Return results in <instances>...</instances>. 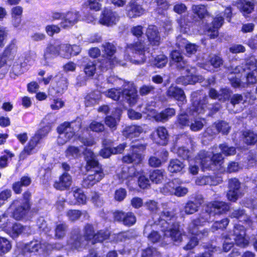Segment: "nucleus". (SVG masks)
<instances>
[{
  "label": "nucleus",
  "instance_id": "obj_1",
  "mask_svg": "<svg viewBox=\"0 0 257 257\" xmlns=\"http://www.w3.org/2000/svg\"><path fill=\"white\" fill-rule=\"evenodd\" d=\"M162 207L163 210L159 216H155L156 220L154 224L149 222L145 226L144 234L154 243L165 244L171 241L180 243L185 235L180 230L174 213L168 210L166 204H162Z\"/></svg>",
  "mask_w": 257,
  "mask_h": 257
},
{
  "label": "nucleus",
  "instance_id": "obj_2",
  "mask_svg": "<svg viewBox=\"0 0 257 257\" xmlns=\"http://www.w3.org/2000/svg\"><path fill=\"white\" fill-rule=\"evenodd\" d=\"M229 206L228 204L222 201H213L208 203L205 207V211H202L198 218L193 220L188 227L189 232L195 235L183 248L185 250L191 249L197 245L198 242V237H201L200 233H199V227L206 222L212 220V217L215 214H220L228 211Z\"/></svg>",
  "mask_w": 257,
  "mask_h": 257
},
{
  "label": "nucleus",
  "instance_id": "obj_3",
  "mask_svg": "<svg viewBox=\"0 0 257 257\" xmlns=\"http://www.w3.org/2000/svg\"><path fill=\"white\" fill-rule=\"evenodd\" d=\"M228 78L234 88H245L256 82L257 60L251 56L245 60V67L237 66L229 69Z\"/></svg>",
  "mask_w": 257,
  "mask_h": 257
},
{
  "label": "nucleus",
  "instance_id": "obj_4",
  "mask_svg": "<svg viewBox=\"0 0 257 257\" xmlns=\"http://www.w3.org/2000/svg\"><path fill=\"white\" fill-rule=\"evenodd\" d=\"M87 164L90 168H96L90 171L88 175L83 179L82 185L83 187L89 188L100 181L104 177V174L101 168L98 167V162L94 153L89 149L84 152Z\"/></svg>",
  "mask_w": 257,
  "mask_h": 257
},
{
  "label": "nucleus",
  "instance_id": "obj_5",
  "mask_svg": "<svg viewBox=\"0 0 257 257\" xmlns=\"http://www.w3.org/2000/svg\"><path fill=\"white\" fill-rule=\"evenodd\" d=\"M104 94L114 100H118L122 97V100L126 101L130 105H135L138 98L134 84L130 82L124 83L123 90L111 88L104 92Z\"/></svg>",
  "mask_w": 257,
  "mask_h": 257
},
{
  "label": "nucleus",
  "instance_id": "obj_6",
  "mask_svg": "<svg viewBox=\"0 0 257 257\" xmlns=\"http://www.w3.org/2000/svg\"><path fill=\"white\" fill-rule=\"evenodd\" d=\"M224 239L223 244V249L225 252H228L233 246L234 242L240 247H245L249 243L248 239L245 237L244 227L240 224H236L234 226L233 233L223 234Z\"/></svg>",
  "mask_w": 257,
  "mask_h": 257
},
{
  "label": "nucleus",
  "instance_id": "obj_7",
  "mask_svg": "<svg viewBox=\"0 0 257 257\" xmlns=\"http://www.w3.org/2000/svg\"><path fill=\"white\" fill-rule=\"evenodd\" d=\"M198 93L194 92L192 93L191 97L192 101V106L188 112L189 114L183 113L180 114L177 119V121L179 124L181 126L190 125L189 119L190 117H195L197 115L204 112L205 108L206 107V101L207 99L206 97H203L202 100H198Z\"/></svg>",
  "mask_w": 257,
  "mask_h": 257
},
{
  "label": "nucleus",
  "instance_id": "obj_8",
  "mask_svg": "<svg viewBox=\"0 0 257 257\" xmlns=\"http://www.w3.org/2000/svg\"><path fill=\"white\" fill-rule=\"evenodd\" d=\"M146 49L142 43L128 45L124 53V60L135 64H141L146 59Z\"/></svg>",
  "mask_w": 257,
  "mask_h": 257
},
{
  "label": "nucleus",
  "instance_id": "obj_9",
  "mask_svg": "<svg viewBox=\"0 0 257 257\" xmlns=\"http://www.w3.org/2000/svg\"><path fill=\"white\" fill-rule=\"evenodd\" d=\"M81 127V122L79 120H75L72 122H64L59 126L57 131L59 136L57 142L59 145H64L70 141L75 134V132Z\"/></svg>",
  "mask_w": 257,
  "mask_h": 257
},
{
  "label": "nucleus",
  "instance_id": "obj_10",
  "mask_svg": "<svg viewBox=\"0 0 257 257\" xmlns=\"http://www.w3.org/2000/svg\"><path fill=\"white\" fill-rule=\"evenodd\" d=\"M102 51L107 55V57L100 62L99 66L102 70L110 68L116 64L124 66L125 63L121 60L119 57H114L112 58L113 55L116 52L115 46L110 43L105 42L102 45Z\"/></svg>",
  "mask_w": 257,
  "mask_h": 257
},
{
  "label": "nucleus",
  "instance_id": "obj_11",
  "mask_svg": "<svg viewBox=\"0 0 257 257\" xmlns=\"http://www.w3.org/2000/svg\"><path fill=\"white\" fill-rule=\"evenodd\" d=\"M199 157L203 171L212 169L214 165H221L223 161L221 154H213V152L205 151L199 152Z\"/></svg>",
  "mask_w": 257,
  "mask_h": 257
},
{
  "label": "nucleus",
  "instance_id": "obj_12",
  "mask_svg": "<svg viewBox=\"0 0 257 257\" xmlns=\"http://www.w3.org/2000/svg\"><path fill=\"white\" fill-rule=\"evenodd\" d=\"M146 146L139 142L133 143L131 147L132 154L124 156L122 161L126 163H140L142 160V153L146 149Z\"/></svg>",
  "mask_w": 257,
  "mask_h": 257
},
{
  "label": "nucleus",
  "instance_id": "obj_13",
  "mask_svg": "<svg viewBox=\"0 0 257 257\" xmlns=\"http://www.w3.org/2000/svg\"><path fill=\"white\" fill-rule=\"evenodd\" d=\"M30 208V205L21 201L15 200L11 204L9 210L12 212L13 217L16 220H20L27 214Z\"/></svg>",
  "mask_w": 257,
  "mask_h": 257
},
{
  "label": "nucleus",
  "instance_id": "obj_14",
  "mask_svg": "<svg viewBox=\"0 0 257 257\" xmlns=\"http://www.w3.org/2000/svg\"><path fill=\"white\" fill-rule=\"evenodd\" d=\"M119 17L118 14L109 9H104L100 15L98 23L107 27H111L116 24Z\"/></svg>",
  "mask_w": 257,
  "mask_h": 257
},
{
  "label": "nucleus",
  "instance_id": "obj_15",
  "mask_svg": "<svg viewBox=\"0 0 257 257\" xmlns=\"http://www.w3.org/2000/svg\"><path fill=\"white\" fill-rule=\"evenodd\" d=\"M33 63L34 60L31 59L29 56L20 57L14 62L12 66V72L17 76L21 75L27 71Z\"/></svg>",
  "mask_w": 257,
  "mask_h": 257
},
{
  "label": "nucleus",
  "instance_id": "obj_16",
  "mask_svg": "<svg viewBox=\"0 0 257 257\" xmlns=\"http://www.w3.org/2000/svg\"><path fill=\"white\" fill-rule=\"evenodd\" d=\"M50 245H46V244H42L38 240H34L26 244L23 251L24 255L26 257L28 256L29 253H35L38 252L39 254L47 253V248Z\"/></svg>",
  "mask_w": 257,
  "mask_h": 257
},
{
  "label": "nucleus",
  "instance_id": "obj_17",
  "mask_svg": "<svg viewBox=\"0 0 257 257\" xmlns=\"http://www.w3.org/2000/svg\"><path fill=\"white\" fill-rule=\"evenodd\" d=\"M145 112L148 113V115L154 118L157 121L164 122L167 121L169 119L175 115L176 111L173 108H167L162 110L161 112L158 113L153 109L149 108Z\"/></svg>",
  "mask_w": 257,
  "mask_h": 257
},
{
  "label": "nucleus",
  "instance_id": "obj_18",
  "mask_svg": "<svg viewBox=\"0 0 257 257\" xmlns=\"http://www.w3.org/2000/svg\"><path fill=\"white\" fill-rule=\"evenodd\" d=\"M127 16L130 18H137L143 15L146 10L135 0L130 1L125 7Z\"/></svg>",
  "mask_w": 257,
  "mask_h": 257
},
{
  "label": "nucleus",
  "instance_id": "obj_19",
  "mask_svg": "<svg viewBox=\"0 0 257 257\" xmlns=\"http://www.w3.org/2000/svg\"><path fill=\"white\" fill-rule=\"evenodd\" d=\"M138 176L135 171L134 168H128L123 167L120 172L117 174V177L120 182H123L126 181L125 184L130 187V189L134 188L131 186L132 183H136L135 177Z\"/></svg>",
  "mask_w": 257,
  "mask_h": 257
},
{
  "label": "nucleus",
  "instance_id": "obj_20",
  "mask_svg": "<svg viewBox=\"0 0 257 257\" xmlns=\"http://www.w3.org/2000/svg\"><path fill=\"white\" fill-rule=\"evenodd\" d=\"M186 71L188 74L186 76H182L178 77L176 81L177 84L187 85L188 84H192L202 81V76H197L195 75V68L191 67L189 66V70L187 71L186 69Z\"/></svg>",
  "mask_w": 257,
  "mask_h": 257
},
{
  "label": "nucleus",
  "instance_id": "obj_21",
  "mask_svg": "<svg viewBox=\"0 0 257 257\" xmlns=\"http://www.w3.org/2000/svg\"><path fill=\"white\" fill-rule=\"evenodd\" d=\"M79 18V13L76 10L64 13L63 18L60 23V26L64 29L70 28L78 22Z\"/></svg>",
  "mask_w": 257,
  "mask_h": 257
},
{
  "label": "nucleus",
  "instance_id": "obj_22",
  "mask_svg": "<svg viewBox=\"0 0 257 257\" xmlns=\"http://www.w3.org/2000/svg\"><path fill=\"white\" fill-rule=\"evenodd\" d=\"M80 230L75 228L71 233L70 238L67 241V248L70 249H79L83 245V237L80 234Z\"/></svg>",
  "mask_w": 257,
  "mask_h": 257
},
{
  "label": "nucleus",
  "instance_id": "obj_23",
  "mask_svg": "<svg viewBox=\"0 0 257 257\" xmlns=\"http://www.w3.org/2000/svg\"><path fill=\"white\" fill-rule=\"evenodd\" d=\"M68 82L67 79L62 76L61 74L56 75L54 77V82L52 88L50 89V93L53 94V90L55 91V94H62L67 89Z\"/></svg>",
  "mask_w": 257,
  "mask_h": 257
},
{
  "label": "nucleus",
  "instance_id": "obj_24",
  "mask_svg": "<svg viewBox=\"0 0 257 257\" xmlns=\"http://www.w3.org/2000/svg\"><path fill=\"white\" fill-rule=\"evenodd\" d=\"M194 200H189L185 204L183 211L186 214H192L196 212L203 202V198L201 195H196Z\"/></svg>",
  "mask_w": 257,
  "mask_h": 257
},
{
  "label": "nucleus",
  "instance_id": "obj_25",
  "mask_svg": "<svg viewBox=\"0 0 257 257\" xmlns=\"http://www.w3.org/2000/svg\"><path fill=\"white\" fill-rule=\"evenodd\" d=\"M240 183L237 179L232 178L229 180L227 197L230 201H235L238 199L240 194Z\"/></svg>",
  "mask_w": 257,
  "mask_h": 257
},
{
  "label": "nucleus",
  "instance_id": "obj_26",
  "mask_svg": "<svg viewBox=\"0 0 257 257\" xmlns=\"http://www.w3.org/2000/svg\"><path fill=\"white\" fill-rule=\"evenodd\" d=\"M230 129L229 124L224 121H220L214 124L211 127H208L206 131V134L213 136L220 133L223 135L227 134Z\"/></svg>",
  "mask_w": 257,
  "mask_h": 257
},
{
  "label": "nucleus",
  "instance_id": "obj_27",
  "mask_svg": "<svg viewBox=\"0 0 257 257\" xmlns=\"http://www.w3.org/2000/svg\"><path fill=\"white\" fill-rule=\"evenodd\" d=\"M115 220L122 222L125 226H132L136 222V217L133 212H123L117 211L114 213Z\"/></svg>",
  "mask_w": 257,
  "mask_h": 257
},
{
  "label": "nucleus",
  "instance_id": "obj_28",
  "mask_svg": "<svg viewBox=\"0 0 257 257\" xmlns=\"http://www.w3.org/2000/svg\"><path fill=\"white\" fill-rule=\"evenodd\" d=\"M40 143V139L37 136H33L29 141L28 145L24 148L20 154V159H24L27 156L31 155L38 151V145Z\"/></svg>",
  "mask_w": 257,
  "mask_h": 257
},
{
  "label": "nucleus",
  "instance_id": "obj_29",
  "mask_svg": "<svg viewBox=\"0 0 257 257\" xmlns=\"http://www.w3.org/2000/svg\"><path fill=\"white\" fill-rule=\"evenodd\" d=\"M72 183V177L68 173H64L59 180L55 182L53 186L57 190H65L69 188Z\"/></svg>",
  "mask_w": 257,
  "mask_h": 257
},
{
  "label": "nucleus",
  "instance_id": "obj_30",
  "mask_svg": "<svg viewBox=\"0 0 257 257\" xmlns=\"http://www.w3.org/2000/svg\"><path fill=\"white\" fill-rule=\"evenodd\" d=\"M223 64L222 59L218 56L212 55L209 56L208 61L199 63V66L207 71H211L213 68H218Z\"/></svg>",
  "mask_w": 257,
  "mask_h": 257
},
{
  "label": "nucleus",
  "instance_id": "obj_31",
  "mask_svg": "<svg viewBox=\"0 0 257 257\" xmlns=\"http://www.w3.org/2000/svg\"><path fill=\"white\" fill-rule=\"evenodd\" d=\"M146 35L150 44L154 46H158L160 44L161 37L158 28L154 25L148 27Z\"/></svg>",
  "mask_w": 257,
  "mask_h": 257
},
{
  "label": "nucleus",
  "instance_id": "obj_32",
  "mask_svg": "<svg viewBox=\"0 0 257 257\" xmlns=\"http://www.w3.org/2000/svg\"><path fill=\"white\" fill-rule=\"evenodd\" d=\"M235 5H236L242 15L245 18L248 17L254 8V4L248 0H238Z\"/></svg>",
  "mask_w": 257,
  "mask_h": 257
},
{
  "label": "nucleus",
  "instance_id": "obj_33",
  "mask_svg": "<svg viewBox=\"0 0 257 257\" xmlns=\"http://www.w3.org/2000/svg\"><path fill=\"white\" fill-rule=\"evenodd\" d=\"M167 94L169 97L182 102L183 103L186 101L184 91L176 86H170L167 90Z\"/></svg>",
  "mask_w": 257,
  "mask_h": 257
},
{
  "label": "nucleus",
  "instance_id": "obj_34",
  "mask_svg": "<svg viewBox=\"0 0 257 257\" xmlns=\"http://www.w3.org/2000/svg\"><path fill=\"white\" fill-rule=\"evenodd\" d=\"M74 199H70L68 204L71 205L85 204L86 202V197L83 191L80 188H74L72 190Z\"/></svg>",
  "mask_w": 257,
  "mask_h": 257
},
{
  "label": "nucleus",
  "instance_id": "obj_35",
  "mask_svg": "<svg viewBox=\"0 0 257 257\" xmlns=\"http://www.w3.org/2000/svg\"><path fill=\"white\" fill-rule=\"evenodd\" d=\"M143 132L142 126L137 125H132L126 126L122 131V135L126 138L133 139L138 137Z\"/></svg>",
  "mask_w": 257,
  "mask_h": 257
},
{
  "label": "nucleus",
  "instance_id": "obj_36",
  "mask_svg": "<svg viewBox=\"0 0 257 257\" xmlns=\"http://www.w3.org/2000/svg\"><path fill=\"white\" fill-rule=\"evenodd\" d=\"M224 19L221 15H217L212 22V27L207 30V34L211 38H215L218 36V29L221 27Z\"/></svg>",
  "mask_w": 257,
  "mask_h": 257
},
{
  "label": "nucleus",
  "instance_id": "obj_37",
  "mask_svg": "<svg viewBox=\"0 0 257 257\" xmlns=\"http://www.w3.org/2000/svg\"><path fill=\"white\" fill-rule=\"evenodd\" d=\"M185 166V164L181 160L177 159H172L169 162L168 170L171 173H183Z\"/></svg>",
  "mask_w": 257,
  "mask_h": 257
},
{
  "label": "nucleus",
  "instance_id": "obj_38",
  "mask_svg": "<svg viewBox=\"0 0 257 257\" xmlns=\"http://www.w3.org/2000/svg\"><path fill=\"white\" fill-rule=\"evenodd\" d=\"M29 228L27 226H24L20 223H15L12 225L11 223L10 227L9 228L7 233L13 238L18 237L20 234L27 233Z\"/></svg>",
  "mask_w": 257,
  "mask_h": 257
},
{
  "label": "nucleus",
  "instance_id": "obj_39",
  "mask_svg": "<svg viewBox=\"0 0 257 257\" xmlns=\"http://www.w3.org/2000/svg\"><path fill=\"white\" fill-rule=\"evenodd\" d=\"M171 57L172 60L176 63V66L178 68L185 69L187 71L189 70V65L186 61L183 60L182 55L179 51L175 50L172 52Z\"/></svg>",
  "mask_w": 257,
  "mask_h": 257
},
{
  "label": "nucleus",
  "instance_id": "obj_40",
  "mask_svg": "<svg viewBox=\"0 0 257 257\" xmlns=\"http://www.w3.org/2000/svg\"><path fill=\"white\" fill-rule=\"evenodd\" d=\"M66 215L68 217V220L72 222L77 220L81 216H83L85 219H87L89 217L86 211H80L76 209L68 210L66 213Z\"/></svg>",
  "mask_w": 257,
  "mask_h": 257
},
{
  "label": "nucleus",
  "instance_id": "obj_41",
  "mask_svg": "<svg viewBox=\"0 0 257 257\" xmlns=\"http://www.w3.org/2000/svg\"><path fill=\"white\" fill-rule=\"evenodd\" d=\"M220 179H214L211 176H202L198 177L196 179L195 183L198 185H216L219 183Z\"/></svg>",
  "mask_w": 257,
  "mask_h": 257
},
{
  "label": "nucleus",
  "instance_id": "obj_42",
  "mask_svg": "<svg viewBox=\"0 0 257 257\" xmlns=\"http://www.w3.org/2000/svg\"><path fill=\"white\" fill-rule=\"evenodd\" d=\"M166 177V173L164 170L156 169L151 173L150 180L156 184L161 183Z\"/></svg>",
  "mask_w": 257,
  "mask_h": 257
},
{
  "label": "nucleus",
  "instance_id": "obj_43",
  "mask_svg": "<svg viewBox=\"0 0 257 257\" xmlns=\"http://www.w3.org/2000/svg\"><path fill=\"white\" fill-rule=\"evenodd\" d=\"M178 183H180V180L175 179L166 184L161 189V191L164 194L174 195Z\"/></svg>",
  "mask_w": 257,
  "mask_h": 257
},
{
  "label": "nucleus",
  "instance_id": "obj_44",
  "mask_svg": "<svg viewBox=\"0 0 257 257\" xmlns=\"http://www.w3.org/2000/svg\"><path fill=\"white\" fill-rule=\"evenodd\" d=\"M156 134L159 139L156 141V142L162 145L166 144L168 138L167 129L163 126H159L156 130Z\"/></svg>",
  "mask_w": 257,
  "mask_h": 257
},
{
  "label": "nucleus",
  "instance_id": "obj_45",
  "mask_svg": "<svg viewBox=\"0 0 257 257\" xmlns=\"http://www.w3.org/2000/svg\"><path fill=\"white\" fill-rule=\"evenodd\" d=\"M117 114L113 117L111 115L107 116L105 118V123L112 131L116 129L117 124L119 121L120 109L116 110Z\"/></svg>",
  "mask_w": 257,
  "mask_h": 257
},
{
  "label": "nucleus",
  "instance_id": "obj_46",
  "mask_svg": "<svg viewBox=\"0 0 257 257\" xmlns=\"http://www.w3.org/2000/svg\"><path fill=\"white\" fill-rule=\"evenodd\" d=\"M100 93L98 91L93 92L88 94L85 98V104L88 107L95 105L100 98Z\"/></svg>",
  "mask_w": 257,
  "mask_h": 257
},
{
  "label": "nucleus",
  "instance_id": "obj_47",
  "mask_svg": "<svg viewBox=\"0 0 257 257\" xmlns=\"http://www.w3.org/2000/svg\"><path fill=\"white\" fill-rule=\"evenodd\" d=\"M68 226L66 223H57L55 229V236L57 239L64 237L66 234Z\"/></svg>",
  "mask_w": 257,
  "mask_h": 257
},
{
  "label": "nucleus",
  "instance_id": "obj_48",
  "mask_svg": "<svg viewBox=\"0 0 257 257\" xmlns=\"http://www.w3.org/2000/svg\"><path fill=\"white\" fill-rule=\"evenodd\" d=\"M71 45L67 44H59V56L60 57L69 59L71 57L70 52Z\"/></svg>",
  "mask_w": 257,
  "mask_h": 257
},
{
  "label": "nucleus",
  "instance_id": "obj_49",
  "mask_svg": "<svg viewBox=\"0 0 257 257\" xmlns=\"http://www.w3.org/2000/svg\"><path fill=\"white\" fill-rule=\"evenodd\" d=\"M230 217L231 218H236L241 222H246L249 224L250 222V218L248 216L244 213L243 210H234L231 214Z\"/></svg>",
  "mask_w": 257,
  "mask_h": 257
},
{
  "label": "nucleus",
  "instance_id": "obj_50",
  "mask_svg": "<svg viewBox=\"0 0 257 257\" xmlns=\"http://www.w3.org/2000/svg\"><path fill=\"white\" fill-rule=\"evenodd\" d=\"M179 47H185L187 54L188 55L195 54L198 49V46L194 44L189 43L187 40H183V43L182 44L179 42Z\"/></svg>",
  "mask_w": 257,
  "mask_h": 257
},
{
  "label": "nucleus",
  "instance_id": "obj_51",
  "mask_svg": "<svg viewBox=\"0 0 257 257\" xmlns=\"http://www.w3.org/2000/svg\"><path fill=\"white\" fill-rule=\"evenodd\" d=\"M17 51V47L16 46V43L15 40H13L5 49L4 53V57H8L10 58H12L15 56Z\"/></svg>",
  "mask_w": 257,
  "mask_h": 257
},
{
  "label": "nucleus",
  "instance_id": "obj_52",
  "mask_svg": "<svg viewBox=\"0 0 257 257\" xmlns=\"http://www.w3.org/2000/svg\"><path fill=\"white\" fill-rule=\"evenodd\" d=\"M168 62L167 57L163 54L156 56L152 61V64L158 68H162L166 66Z\"/></svg>",
  "mask_w": 257,
  "mask_h": 257
},
{
  "label": "nucleus",
  "instance_id": "obj_53",
  "mask_svg": "<svg viewBox=\"0 0 257 257\" xmlns=\"http://www.w3.org/2000/svg\"><path fill=\"white\" fill-rule=\"evenodd\" d=\"M244 141L247 144H254L257 142V135L251 131H246L243 133Z\"/></svg>",
  "mask_w": 257,
  "mask_h": 257
},
{
  "label": "nucleus",
  "instance_id": "obj_54",
  "mask_svg": "<svg viewBox=\"0 0 257 257\" xmlns=\"http://www.w3.org/2000/svg\"><path fill=\"white\" fill-rule=\"evenodd\" d=\"M205 121L201 118H194L193 122L190 123V129L194 132H197L201 130L203 127Z\"/></svg>",
  "mask_w": 257,
  "mask_h": 257
},
{
  "label": "nucleus",
  "instance_id": "obj_55",
  "mask_svg": "<svg viewBox=\"0 0 257 257\" xmlns=\"http://www.w3.org/2000/svg\"><path fill=\"white\" fill-rule=\"evenodd\" d=\"M84 5L91 10L98 11L101 9L100 0H85Z\"/></svg>",
  "mask_w": 257,
  "mask_h": 257
},
{
  "label": "nucleus",
  "instance_id": "obj_56",
  "mask_svg": "<svg viewBox=\"0 0 257 257\" xmlns=\"http://www.w3.org/2000/svg\"><path fill=\"white\" fill-rule=\"evenodd\" d=\"M81 151L78 147L75 146H69L66 150V156L70 159L75 158L79 157Z\"/></svg>",
  "mask_w": 257,
  "mask_h": 257
},
{
  "label": "nucleus",
  "instance_id": "obj_57",
  "mask_svg": "<svg viewBox=\"0 0 257 257\" xmlns=\"http://www.w3.org/2000/svg\"><path fill=\"white\" fill-rule=\"evenodd\" d=\"M192 9L193 13L200 19L204 18L207 14L206 7L204 5H193Z\"/></svg>",
  "mask_w": 257,
  "mask_h": 257
},
{
  "label": "nucleus",
  "instance_id": "obj_58",
  "mask_svg": "<svg viewBox=\"0 0 257 257\" xmlns=\"http://www.w3.org/2000/svg\"><path fill=\"white\" fill-rule=\"evenodd\" d=\"M14 157V154L9 151H5V154L0 157V169L8 166V161Z\"/></svg>",
  "mask_w": 257,
  "mask_h": 257
},
{
  "label": "nucleus",
  "instance_id": "obj_59",
  "mask_svg": "<svg viewBox=\"0 0 257 257\" xmlns=\"http://www.w3.org/2000/svg\"><path fill=\"white\" fill-rule=\"evenodd\" d=\"M109 235L110 232L109 230L107 229L104 230H100L96 233L92 243L103 241L104 240L107 239Z\"/></svg>",
  "mask_w": 257,
  "mask_h": 257
},
{
  "label": "nucleus",
  "instance_id": "obj_60",
  "mask_svg": "<svg viewBox=\"0 0 257 257\" xmlns=\"http://www.w3.org/2000/svg\"><path fill=\"white\" fill-rule=\"evenodd\" d=\"M56 58L46 51H44L43 58L41 60V64L45 66H49L52 64V60Z\"/></svg>",
  "mask_w": 257,
  "mask_h": 257
},
{
  "label": "nucleus",
  "instance_id": "obj_61",
  "mask_svg": "<svg viewBox=\"0 0 257 257\" xmlns=\"http://www.w3.org/2000/svg\"><path fill=\"white\" fill-rule=\"evenodd\" d=\"M189 172L193 175H196L199 170L198 165L201 166V164L199 162V154L196 157L195 160H192L189 163Z\"/></svg>",
  "mask_w": 257,
  "mask_h": 257
},
{
  "label": "nucleus",
  "instance_id": "obj_62",
  "mask_svg": "<svg viewBox=\"0 0 257 257\" xmlns=\"http://www.w3.org/2000/svg\"><path fill=\"white\" fill-rule=\"evenodd\" d=\"M229 223V220L227 218H224L219 221L215 222L211 227L212 232H215L218 229H223L225 228Z\"/></svg>",
  "mask_w": 257,
  "mask_h": 257
},
{
  "label": "nucleus",
  "instance_id": "obj_63",
  "mask_svg": "<svg viewBox=\"0 0 257 257\" xmlns=\"http://www.w3.org/2000/svg\"><path fill=\"white\" fill-rule=\"evenodd\" d=\"M96 233H94L93 227L91 224H87L84 227V236L86 240H92L93 241L94 236Z\"/></svg>",
  "mask_w": 257,
  "mask_h": 257
},
{
  "label": "nucleus",
  "instance_id": "obj_64",
  "mask_svg": "<svg viewBox=\"0 0 257 257\" xmlns=\"http://www.w3.org/2000/svg\"><path fill=\"white\" fill-rule=\"evenodd\" d=\"M84 72L85 74L91 77L93 76L96 71V64L95 61H89L84 67Z\"/></svg>",
  "mask_w": 257,
  "mask_h": 257
}]
</instances>
